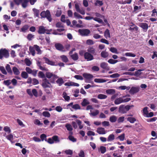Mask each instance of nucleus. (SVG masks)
<instances>
[{
  "instance_id": "nucleus-1",
  "label": "nucleus",
  "mask_w": 157,
  "mask_h": 157,
  "mask_svg": "<svg viewBox=\"0 0 157 157\" xmlns=\"http://www.w3.org/2000/svg\"><path fill=\"white\" fill-rule=\"evenodd\" d=\"M45 76L47 78L50 79V81L52 83H54L55 79L59 77L57 75L49 72L46 73Z\"/></svg>"
},
{
  "instance_id": "nucleus-2",
  "label": "nucleus",
  "mask_w": 157,
  "mask_h": 157,
  "mask_svg": "<svg viewBox=\"0 0 157 157\" xmlns=\"http://www.w3.org/2000/svg\"><path fill=\"white\" fill-rule=\"evenodd\" d=\"M133 106V105H128L124 106V105H121L119 107V112L121 114L125 113L131 107Z\"/></svg>"
},
{
  "instance_id": "nucleus-3",
  "label": "nucleus",
  "mask_w": 157,
  "mask_h": 157,
  "mask_svg": "<svg viewBox=\"0 0 157 157\" xmlns=\"http://www.w3.org/2000/svg\"><path fill=\"white\" fill-rule=\"evenodd\" d=\"M10 56L9 51L6 48L0 49V59H2L3 57L8 58Z\"/></svg>"
},
{
  "instance_id": "nucleus-4",
  "label": "nucleus",
  "mask_w": 157,
  "mask_h": 157,
  "mask_svg": "<svg viewBox=\"0 0 157 157\" xmlns=\"http://www.w3.org/2000/svg\"><path fill=\"white\" fill-rule=\"evenodd\" d=\"M40 15L42 18L46 17L49 22L51 21L52 20L51 15L50 11L48 10H47L46 11H43L41 13Z\"/></svg>"
},
{
  "instance_id": "nucleus-5",
  "label": "nucleus",
  "mask_w": 157,
  "mask_h": 157,
  "mask_svg": "<svg viewBox=\"0 0 157 157\" xmlns=\"http://www.w3.org/2000/svg\"><path fill=\"white\" fill-rule=\"evenodd\" d=\"M50 80L47 78H44L42 80V86L43 88H51L52 86L51 84Z\"/></svg>"
},
{
  "instance_id": "nucleus-6",
  "label": "nucleus",
  "mask_w": 157,
  "mask_h": 157,
  "mask_svg": "<svg viewBox=\"0 0 157 157\" xmlns=\"http://www.w3.org/2000/svg\"><path fill=\"white\" fill-rule=\"evenodd\" d=\"M78 32L82 36H87L90 33V31L88 29H79Z\"/></svg>"
},
{
  "instance_id": "nucleus-7",
  "label": "nucleus",
  "mask_w": 157,
  "mask_h": 157,
  "mask_svg": "<svg viewBox=\"0 0 157 157\" xmlns=\"http://www.w3.org/2000/svg\"><path fill=\"white\" fill-rule=\"evenodd\" d=\"M50 32L49 30L45 29L43 26H40L39 27L38 33L39 34H44L45 33L47 34H50Z\"/></svg>"
},
{
  "instance_id": "nucleus-8",
  "label": "nucleus",
  "mask_w": 157,
  "mask_h": 157,
  "mask_svg": "<svg viewBox=\"0 0 157 157\" xmlns=\"http://www.w3.org/2000/svg\"><path fill=\"white\" fill-rule=\"evenodd\" d=\"M84 57L85 59H86L88 61H91L94 59L93 56L88 52L84 53Z\"/></svg>"
},
{
  "instance_id": "nucleus-9",
  "label": "nucleus",
  "mask_w": 157,
  "mask_h": 157,
  "mask_svg": "<svg viewBox=\"0 0 157 157\" xmlns=\"http://www.w3.org/2000/svg\"><path fill=\"white\" fill-rule=\"evenodd\" d=\"M139 91V88L133 86L131 88L129 91V92L131 94H133L138 92Z\"/></svg>"
},
{
  "instance_id": "nucleus-10",
  "label": "nucleus",
  "mask_w": 157,
  "mask_h": 157,
  "mask_svg": "<svg viewBox=\"0 0 157 157\" xmlns=\"http://www.w3.org/2000/svg\"><path fill=\"white\" fill-rule=\"evenodd\" d=\"M55 48L58 50L60 51H64L63 50L64 48L63 45L60 43H56L55 45Z\"/></svg>"
},
{
  "instance_id": "nucleus-11",
  "label": "nucleus",
  "mask_w": 157,
  "mask_h": 157,
  "mask_svg": "<svg viewBox=\"0 0 157 157\" xmlns=\"http://www.w3.org/2000/svg\"><path fill=\"white\" fill-rule=\"evenodd\" d=\"M133 129L136 131H140L142 129V125L139 123H136L135 124V126H134Z\"/></svg>"
},
{
  "instance_id": "nucleus-12",
  "label": "nucleus",
  "mask_w": 157,
  "mask_h": 157,
  "mask_svg": "<svg viewBox=\"0 0 157 157\" xmlns=\"http://www.w3.org/2000/svg\"><path fill=\"white\" fill-rule=\"evenodd\" d=\"M96 132L99 134H105L106 133L105 128L102 127H98L97 128Z\"/></svg>"
},
{
  "instance_id": "nucleus-13",
  "label": "nucleus",
  "mask_w": 157,
  "mask_h": 157,
  "mask_svg": "<svg viewBox=\"0 0 157 157\" xmlns=\"http://www.w3.org/2000/svg\"><path fill=\"white\" fill-rule=\"evenodd\" d=\"M43 59L45 60V63H46L52 66H55V62L52 61H50L48 58L45 57H44Z\"/></svg>"
},
{
  "instance_id": "nucleus-14",
  "label": "nucleus",
  "mask_w": 157,
  "mask_h": 157,
  "mask_svg": "<svg viewBox=\"0 0 157 157\" xmlns=\"http://www.w3.org/2000/svg\"><path fill=\"white\" fill-rule=\"evenodd\" d=\"M100 67L106 70H109V67L108 66V64L105 62H102L100 64Z\"/></svg>"
},
{
  "instance_id": "nucleus-15",
  "label": "nucleus",
  "mask_w": 157,
  "mask_h": 157,
  "mask_svg": "<svg viewBox=\"0 0 157 157\" xmlns=\"http://www.w3.org/2000/svg\"><path fill=\"white\" fill-rule=\"evenodd\" d=\"M64 85L65 86H74L78 87L79 86V85L78 83L72 82H67L65 83Z\"/></svg>"
},
{
  "instance_id": "nucleus-16",
  "label": "nucleus",
  "mask_w": 157,
  "mask_h": 157,
  "mask_svg": "<svg viewBox=\"0 0 157 157\" xmlns=\"http://www.w3.org/2000/svg\"><path fill=\"white\" fill-rule=\"evenodd\" d=\"M139 26L144 30H145L146 31L148 28V24L145 23H141L140 24Z\"/></svg>"
},
{
  "instance_id": "nucleus-17",
  "label": "nucleus",
  "mask_w": 157,
  "mask_h": 157,
  "mask_svg": "<svg viewBox=\"0 0 157 157\" xmlns=\"http://www.w3.org/2000/svg\"><path fill=\"white\" fill-rule=\"evenodd\" d=\"M41 63V62L39 61H37L36 64L37 66L39 67V69L42 71H47L48 69L46 67L42 66Z\"/></svg>"
},
{
  "instance_id": "nucleus-18",
  "label": "nucleus",
  "mask_w": 157,
  "mask_h": 157,
  "mask_svg": "<svg viewBox=\"0 0 157 157\" xmlns=\"http://www.w3.org/2000/svg\"><path fill=\"white\" fill-rule=\"evenodd\" d=\"M56 83L59 86L62 85L64 83L63 79L62 78H58L56 81Z\"/></svg>"
},
{
  "instance_id": "nucleus-19",
  "label": "nucleus",
  "mask_w": 157,
  "mask_h": 157,
  "mask_svg": "<svg viewBox=\"0 0 157 157\" xmlns=\"http://www.w3.org/2000/svg\"><path fill=\"white\" fill-rule=\"evenodd\" d=\"M83 76L84 78L87 79H91L93 77V76L92 75L87 73H83Z\"/></svg>"
},
{
  "instance_id": "nucleus-20",
  "label": "nucleus",
  "mask_w": 157,
  "mask_h": 157,
  "mask_svg": "<svg viewBox=\"0 0 157 157\" xmlns=\"http://www.w3.org/2000/svg\"><path fill=\"white\" fill-rule=\"evenodd\" d=\"M29 2V0H21L22 6L24 8H26L28 6V3Z\"/></svg>"
},
{
  "instance_id": "nucleus-21",
  "label": "nucleus",
  "mask_w": 157,
  "mask_h": 157,
  "mask_svg": "<svg viewBox=\"0 0 157 157\" xmlns=\"http://www.w3.org/2000/svg\"><path fill=\"white\" fill-rule=\"evenodd\" d=\"M104 36L106 39L108 38H110L109 30L108 29H106L104 32Z\"/></svg>"
},
{
  "instance_id": "nucleus-22",
  "label": "nucleus",
  "mask_w": 157,
  "mask_h": 157,
  "mask_svg": "<svg viewBox=\"0 0 157 157\" xmlns=\"http://www.w3.org/2000/svg\"><path fill=\"white\" fill-rule=\"evenodd\" d=\"M34 47L35 50L37 52L38 54H41L42 53L40 49L39 46L37 45H34Z\"/></svg>"
},
{
  "instance_id": "nucleus-23",
  "label": "nucleus",
  "mask_w": 157,
  "mask_h": 157,
  "mask_svg": "<svg viewBox=\"0 0 157 157\" xmlns=\"http://www.w3.org/2000/svg\"><path fill=\"white\" fill-rule=\"evenodd\" d=\"M6 69L7 72L10 75H12L13 72L10 67V66L9 64H7L6 67Z\"/></svg>"
},
{
  "instance_id": "nucleus-24",
  "label": "nucleus",
  "mask_w": 157,
  "mask_h": 157,
  "mask_svg": "<svg viewBox=\"0 0 157 157\" xmlns=\"http://www.w3.org/2000/svg\"><path fill=\"white\" fill-rule=\"evenodd\" d=\"M89 104L90 102L85 98L83 99L82 102L81 103V105L82 106H85Z\"/></svg>"
},
{
  "instance_id": "nucleus-25",
  "label": "nucleus",
  "mask_w": 157,
  "mask_h": 157,
  "mask_svg": "<svg viewBox=\"0 0 157 157\" xmlns=\"http://www.w3.org/2000/svg\"><path fill=\"white\" fill-rule=\"evenodd\" d=\"M122 102L123 98H117L114 101V103L116 105H118Z\"/></svg>"
},
{
  "instance_id": "nucleus-26",
  "label": "nucleus",
  "mask_w": 157,
  "mask_h": 157,
  "mask_svg": "<svg viewBox=\"0 0 157 157\" xmlns=\"http://www.w3.org/2000/svg\"><path fill=\"white\" fill-rule=\"evenodd\" d=\"M87 52L91 54H94L95 52V49L92 47H90L87 50Z\"/></svg>"
},
{
  "instance_id": "nucleus-27",
  "label": "nucleus",
  "mask_w": 157,
  "mask_h": 157,
  "mask_svg": "<svg viewBox=\"0 0 157 157\" xmlns=\"http://www.w3.org/2000/svg\"><path fill=\"white\" fill-rule=\"evenodd\" d=\"M101 56L104 58H106L109 56V53L105 51H103L101 53Z\"/></svg>"
},
{
  "instance_id": "nucleus-28",
  "label": "nucleus",
  "mask_w": 157,
  "mask_h": 157,
  "mask_svg": "<svg viewBox=\"0 0 157 157\" xmlns=\"http://www.w3.org/2000/svg\"><path fill=\"white\" fill-rule=\"evenodd\" d=\"M127 121H129L131 123H133L136 121V119L133 117H129L127 118Z\"/></svg>"
},
{
  "instance_id": "nucleus-29",
  "label": "nucleus",
  "mask_w": 157,
  "mask_h": 157,
  "mask_svg": "<svg viewBox=\"0 0 157 157\" xmlns=\"http://www.w3.org/2000/svg\"><path fill=\"white\" fill-rule=\"evenodd\" d=\"M29 26L28 25H25L21 28L20 32H25L29 29Z\"/></svg>"
},
{
  "instance_id": "nucleus-30",
  "label": "nucleus",
  "mask_w": 157,
  "mask_h": 157,
  "mask_svg": "<svg viewBox=\"0 0 157 157\" xmlns=\"http://www.w3.org/2000/svg\"><path fill=\"white\" fill-rule=\"evenodd\" d=\"M62 61L64 63H67L68 61V59L66 56L63 55L60 56Z\"/></svg>"
},
{
  "instance_id": "nucleus-31",
  "label": "nucleus",
  "mask_w": 157,
  "mask_h": 157,
  "mask_svg": "<svg viewBox=\"0 0 157 157\" xmlns=\"http://www.w3.org/2000/svg\"><path fill=\"white\" fill-rule=\"evenodd\" d=\"M33 10L34 12V16L37 17H39L40 14L39 10L35 8H33Z\"/></svg>"
},
{
  "instance_id": "nucleus-32",
  "label": "nucleus",
  "mask_w": 157,
  "mask_h": 157,
  "mask_svg": "<svg viewBox=\"0 0 157 157\" xmlns=\"http://www.w3.org/2000/svg\"><path fill=\"white\" fill-rule=\"evenodd\" d=\"M14 74L18 75L20 74V72L18 69L15 67H14L12 68Z\"/></svg>"
},
{
  "instance_id": "nucleus-33",
  "label": "nucleus",
  "mask_w": 157,
  "mask_h": 157,
  "mask_svg": "<svg viewBox=\"0 0 157 157\" xmlns=\"http://www.w3.org/2000/svg\"><path fill=\"white\" fill-rule=\"evenodd\" d=\"M29 51L30 52H31L32 55L34 56L35 55V49L34 48V47H33L30 46L29 47Z\"/></svg>"
},
{
  "instance_id": "nucleus-34",
  "label": "nucleus",
  "mask_w": 157,
  "mask_h": 157,
  "mask_svg": "<svg viewBox=\"0 0 157 157\" xmlns=\"http://www.w3.org/2000/svg\"><path fill=\"white\" fill-rule=\"evenodd\" d=\"M94 81L97 83H103L106 82V81L103 79L95 78L94 79Z\"/></svg>"
},
{
  "instance_id": "nucleus-35",
  "label": "nucleus",
  "mask_w": 157,
  "mask_h": 157,
  "mask_svg": "<svg viewBox=\"0 0 157 157\" xmlns=\"http://www.w3.org/2000/svg\"><path fill=\"white\" fill-rule=\"evenodd\" d=\"M71 58L75 61L77 60L78 59V54L76 53H75L74 54L71 55Z\"/></svg>"
},
{
  "instance_id": "nucleus-36",
  "label": "nucleus",
  "mask_w": 157,
  "mask_h": 157,
  "mask_svg": "<svg viewBox=\"0 0 157 157\" xmlns=\"http://www.w3.org/2000/svg\"><path fill=\"white\" fill-rule=\"evenodd\" d=\"M106 92L108 94H113L115 93V90L113 89H108L106 90Z\"/></svg>"
},
{
  "instance_id": "nucleus-37",
  "label": "nucleus",
  "mask_w": 157,
  "mask_h": 157,
  "mask_svg": "<svg viewBox=\"0 0 157 157\" xmlns=\"http://www.w3.org/2000/svg\"><path fill=\"white\" fill-rule=\"evenodd\" d=\"M115 139V136L113 134H111L108 136L107 140L108 141H111Z\"/></svg>"
},
{
  "instance_id": "nucleus-38",
  "label": "nucleus",
  "mask_w": 157,
  "mask_h": 157,
  "mask_svg": "<svg viewBox=\"0 0 157 157\" xmlns=\"http://www.w3.org/2000/svg\"><path fill=\"white\" fill-rule=\"evenodd\" d=\"M109 121L112 122L113 123L115 122L117 120V117L116 116H112L109 117Z\"/></svg>"
},
{
  "instance_id": "nucleus-39",
  "label": "nucleus",
  "mask_w": 157,
  "mask_h": 157,
  "mask_svg": "<svg viewBox=\"0 0 157 157\" xmlns=\"http://www.w3.org/2000/svg\"><path fill=\"white\" fill-rule=\"evenodd\" d=\"M21 77L24 78H27L28 77V75L25 71H22L21 74Z\"/></svg>"
},
{
  "instance_id": "nucleus-40",
  "label": "nucleus",
  "mask_w": 157,
  "mask_h": 157,
  "mask_svg": "<svg viewBox=\"0 0 157 157\" xmlns=\"http://www.w3.org/2000/svg\"><path fill=\"white\" fill-rule=\"evenodd\" d=\"M24 61L26 65L28 66H30L32 63L31 61L27 58L25 59Z\"/></svg>"
},
{
  "instance_id": "nucleus-41",
  "label": "nucleus",
  "mask_w": 157,
  "mask_h": 157,
  "mask_svg": "<svg viewBox=\"0 0 157 157\" xmlns=\"http://www.w3.org/2000/svg\"><path fill=\"white\" fill-rule=\"evenodd\" d=\"M38 76L40 78H45V75L44 73L41 71H40L38 74Z\"/></svg>"
},
{
  "instance_id": "nucleus-42",
  "label": "nucleus",
  "mask_w": 157,
  "mask_h": 157,
  "mask_svg": "<svg viewBox=\"0 0 157 157\" xmlns=\"http://www.w3.org/2000/svg\"><path fill=\"white\" fill-rule=\"evenodd\" d=\"M76 122L78 125L79 128L80 129H82L83 127V125L81 124L82 122L79 120H77Z\"/></svg>"
},
{
  "instance_id": "nucleus-43",
  "label": "nucleus",
  "mask_w": 157,
  "mask_h": 157,
  "mask_svg": "<svg viewBox=\"0 0 157 157\" xmlns=\"http://www.w3.org/2000/svg\"><path fill=\"white\" fill-rule=\"evenodd\" d=\"M118 61L117 60H114L112 59H109L108 61V62L111 64H114Z\"/></svg>"
},
{
  "instance_id": "nucleus-44",
  "label": "nucleus",
  "mask_w": 157,
  "mask_h": 157,
  "mask_svg": "<svg viewBox=\"0 0 157 157\" xmlns=\"http://www.w3.org/2000/svg\"><path fill=\"white\" fill-rule=\"evenodd\" d=\"M103 3L102 1H100L98 0H96V2L95 3V5L96 6H102L103 5Z\"/></svg>"
},
{
  "instance_id": "nucleus-45",
  "label": "nucleus",
  "mask_w": 157,
  "mask_h": 157,
  "mask_svg": "<svg viewBox=\"0 0 157 157\" xmlns=\"http://www.w3.org/2000/svg\"><path fill=\"white\" fill-rule=\"evenodd\" d=\"M52 138L54 142L55 141L56 143L59 142L60 141L58 136H54L52 137Z\"/></svg>"
},
{
  "instance_id": "nucleus-46",
  "label": "nucleus",
  "mask_w": 157,
  "mask_h": 157,
  "mask_svg": "<svg viewBox=\"0 0 157 157\" xmlns=\"http://www.w3.org/2000/svg\"><path fill=\"white\" fill-rule=\"evenodd\" d=\"M3 83L5 85L8 86L11 84V80L10 79H8L6 80H4L3 81Z\"/></svg>"
},
{
  "instance_id": "nucleus-47",
  "label": "nucleus",
  "mask_w": 157,
  "mask_h": 157,
  "mask_svg": "<svg viewBox=\"0 0 157 157\" xmlns=\"http://www.w3.org/2000/svg\"><path fill=\"white\" fill-rule=\"evenodd\" d=\"M125 134L124 133H123L120 136H119L117 137V138L119 139L121 141H123L125 138Z\"/></svg>"
},
{
  "instance_id": "nucleus-48",
  "label": "nucleus",
  "mask_w": 157,
  "mask_h": 157,
  "mask_svg": "<svg viewBox=\"0 0 157 157\" xmlns=\"http://www.w3.org/2000/svg\"><path fill=\"white\" fill-rule=\"evenodd\" d=\"M65 127L69 131H72L73 130L71 125L70 124H66L65 125Z\"/></svg>"
},
{
  "instance_id": "nucleus-49",
  "label": "nucleus",
  "mask_w": 157,
  "mask_h": 157,
  "mask_svg": "<svg viewBox=\"0 0 157 157\" xmlns=\"http://www.w3.org/2000/svg\"><path fill=\"white\" fill-rule=\"evenodd\" d=\"M43 115L46 117H49L51 115L49 112L47 111L43 112L42 113Z\"/></svg>"
},
{
  "instance_id": "nucleus-50",
  "label": "nucleus",
  "mask_w": 157,
  "mask_h": 157,
  "mask_svg": "<svg viewBox=\"0 0 157 157\" xmlns=\"http://www.w3.org/2000/svg\"><path fill=\"white\" fill-rule=\"evenodd\" d=\"M98 98L100 99H105L107 98V96L105 94H100L98 95Z\"/></svg>"
},
{
  "instance_id": "nucleus-51",
  "label": "nucleus",
  "mask_w": 157,
  "mask_h": 157,
  "mask_svg": "<svg viewBox=\"0 0 157 157\" xmlns=\"http://www.w3.org/2000/svg\"><path fill=\"white\" fill-rule=\"evenodd\" d=\"M72 108L75 110L81 109V107L78 104H76L73 105L72 106Z\"/></svg>"
},
{
  "instance_id": "nucleus-52",
  "label": "nucleus",
  "mask_w": 157,
  "mask_h": 157,
  "mask_svg": "<svg viewBox=\"0 0 157 157\" xmlns=\"http://www.w3.org/2000/svg\"><path fill=\"white\" fill-rule=\"evenodd\" d=\"M63 97L66 101H68L70 100V97L69 96L67 95L66 93L64 92L63 93Z\"/></svg>"
},
{
  "instance_id": "nucleus-53",
  "label": "nucleus",
  "mask_w": 157,
  "mask_h": 157,
  "mask_svg": "<svg viewBox=\"0 0 157 157\" xmlns=\"http://www.w3.org/2000/svg\"><path fill=\"white\" fill-rule=\"evenodd\" d=\"M34 124L36 125H37L39 126L42 125L43 124L42 123H41L40 121L37 119H36L34 120Z\"/></svg>"
},
{
  "instance_id": "nucleus-54",
  "label": "nucleus",
  "mask_w": 157,
  "mask_h": 157,
  "mask_svg": "<svg viewBox=\"0 0 157 157\" xmlns=\"http://www.w3.org/2000/svg\"><path fill=\"white\" fill-rule=\"evenodd\" d=\"M13 135L11 134H10L6 136V138L9 140H10L11 142H12V140H13Z\"/></svg>"
},
{
  "instance_id": "nucleus-55",
  "label": "nucleus",
  "mask_w": 157,
  "mask_h": 157,
  "mask_svg": "<svg viewBox=\"0 0 157 157\" xmlns=\"http://www.w3.org/2000/svg\"><path fill=\"white\" fill-rule=\"evenodd\" d=\"M0 70L3 74L5 75H6L7 74V72L5 69L4 67L3 66L0 67Z\"/></svg>"
},
{
  "instance_id": "nucleus-56",
  "label": "nucleus",
  "mask_w": 157,
  "mask_h": 157,
  "mask_svg": "<svg viewBox=\"0 0 157 157\" xmlns=\"http://www.w3.org/2000/svg\"><path fill=\"white\" fill-rule=\"evenodd\" d=\"M34 35L32 34H29L27 36V38L29 40L31 41L32 40V39L34 38Z\"/></svg>"
},
{
  "instance_id": "nucleus-57",
  "label": "nucleus",
  "mask_w": 157,
  "mask_h": 157,
  "mask_svg": "<svg viewBox=\"0 0 157 157\" xmlns=\"http://www.w3.org/2000/svg\"><path fill=\"white\" fill-rule=\"evenodd\" d=\"M125 55L126 56L132 57H135L136 56L135 54L131 52H126L125 54Z\"/></svg>"
},
{
  "instance_id": "nucleus-58",
  "label": "nucleus",
  "mask_w": 157,
  "mask_h": 157,
  "mask_svg": "<svg viewBox=\"0 0 157 157\" xmlns=\"http://www.w3.org/2000/svg\"><path fill=\"white\" fill-rule=\"evenodd\" d=\"M151 16L153 17H155V15L157 17V11L156 10L154 9L152 11Z\"/></svg>"
},
{
  "instance_id": "nucleus-59",
  "label": "nucleus",
  "mask_w": 157,
  "mask_h": 157,
  "mask_svg": "<svg viewBox=\"0 0 157 157\" xmlns=\"http://www.w3.org/2000/svg\"><path fill=\"white\" fill-rule=\"evenodd\" d=\"M109 50L112 53H118L117 49L114 47H111Z\"/></svg>"
},
{
  "instance_id": "nucleus-60",
  "label": "nucleus",
  "mask_w": 157,
  "mask_h": 157,
  "mask_svg": "<svg viewBox=\"0 0 157 157\" xmlns=\"http://www.w3.org/2000/svg\"><path fill=\"white\" fill-rule=\"evenodd\" d=\"M100 150L101 153L104 154L106 151V147L104 146H101L100 147Z\"/></svg>"
},
{
  "instance_id": "nucleus-61",
  "label": "nucleus",
  "mask_w": 157,
  "mask_h": 157,
  "mask_svg": "<svg viewBox=\"0 0 157 157\" xmlns=\"http://www.w3.org/2000/svg\"><path fill=\"white\" fill-rule=\"evenodd\" d=\"M74 15L75 17V18H78V19H82V17L80 14H78L77 12H75L74 13Z\"/></svg>"
},
{
  "instance_id": "nucleus-62",
  "label": "nucleus",
  "mask_w": 157,
  "mask_h": 157,
  "mask_svg": "<svg viewBox=\"0 0 157 157\" xmlns=\"http://www.w3.org/2000/svg\"><path fill=\"white\" fill-rule=\"evenodd\" d=\"M32 93L34 96L37 97L38 96V92L35 89H34L32 90Z\"/></svg>"
},
{
  "instance_id": "nucleus-63",
  "label": "nucleus",
  "mask_w": 157,
  "mask_h": 157,
  "mask_svg": "<svg viewBox=\"0 0 157 157\" xmlns=\"http://www.w3.org/2000/svg\"><path fill=\"white\" fill-rule=\"evenodd\" d=\"M120 75L117 73H114L112 75H110L109 77L112 78H117L120 76Z\"/></svg>"
},
{
  "instance_id": "nucleus-64",
  "label": "nucleus",
  "mask_w": 157,
  "mask_h": 157,
  "mask_svg": "<svg viewBox=\"0 0 157 157\" xmlns=\"http://www.w3.org/2000/svg\"><path fill=\"white\" fill-rule=\"evenodd\" d=\"M86 43L88 45H91L93 44L94 43L92 40L91 39H88L86 40Z\"/></svg>"
}]
</instances>
